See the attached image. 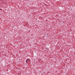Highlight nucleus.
<instances>
[{
  "instance_id": "1",
  "label": "nucleus",
  "mask_w": 75,
  "mask_h": 75,
  "mask_svg": "<svg viewBox=\"0 0 75 75\" xmlns=\"http://www.w3.org/2000/svg\"><path fill=\"white\" fill-rule=\"evenodd\" d=\"M30 61V60L28 59H27L26 61V63H27Z\"/></svg>"
}]
</instances>
